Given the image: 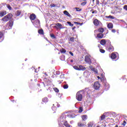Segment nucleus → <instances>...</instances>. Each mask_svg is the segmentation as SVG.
I'll use <instances>...</instances> for the list:
<instances>
[{
    "instance_id": "nucleus-14",
    "label": "nucleus",
    "mask_w": 127,
    "mask_h": 127,
    "mask_svg": "<svg viewBox=\"0 0 127 127\" xmlns=\"http://www.w3.org/2000/svg\"><path fill=\"white\" fill-rule=\"evenodd\" d=\"M86 123H82V122H79L77 123V126L76 127H85Z\"/></svg>"
},
{
    "instance_id": "nucleus-44",
    "label": "nucleus",
    "mask_w": 127,
    "mask_h": 127,
    "mask_svg": "<svg viewBox=\"0 0 127 127\" xmlns=\"http://www.w3.org/2000/svg\"><path fill=\"white\" fill-rule=\"evenodd\" d=\"M81 5H85V4H87V1H84V2H82L81 3Z\"/></svg>"
},
{
    "instance_id": "nucleus-17",
    "label": "nucleus",
    "mask_w": 127,
    "mask_h": 127,
    "mask_svg": "<svg viewBox=\"0 0 127 127\" xmlns=\"http://www.w3.org/2000/svg\"><path fill=\"white\" fill-rule=\"evenodd\" d=\"M97 31L98 32H100V33H103V32H104L105 30H104V28H100L99 29H98V31L95 30L94 33H96V32H97Z\"/></svg>"
},
{
    "instance_id": "nucleus-37",
    "label": "nucleus",
    "mask_w": 127,
    "mask_h": 127,
    "mask_svg": "<svg viewBox=\"0 0 127 127\" xmlns=\"http://www.w3.org/2000/svg\"><path fill=\"white\" fill-rule=\"evenodd\" d=\"M54 90L56 93H59V89H58L57 88H54Z\"/></svg>"
},
{
    "instance_id": "nucleus-59",
    "label": "nucleus",
    "mask_w": 127,
    "mask_h": 127,
    "mask_svg": "<svg viewBox=\"0 0 127 127\" xmlns=\"http://www.w3.org/2000/svg\"><path fill=\"white\" fill-rule=\"evenodd\" d=\"M54 75H53L52 76V78H54Z\"/></svg>"
},
{
    "instance_id": "nucleus-55",
    "label": "nucleus",
    "mask_w": 127,
    "mask_h": 127,
    "mask_svg": "<svg viewBox=\"0 0 127 127\" xmlns=\"http://www.w3.org/2000/svg\"><path fill=\"white\" fill-rule=\"evenodd\" d=\"M1 37H2V34L0 33V38H1Z\"/></svg>"
},
{
    "instance_id": "nucleus-29",
    "label": "nucleus",
    "mask_w": 127,
    "mask_h": 127,
    "mask_svg": "<svg viewBox=\"0 0 127 127\" xmlns=\"http://www.w3.org/2000/svg\"><path fill=\"white\" fill-rule=\"evenodd\" d=\"M68 118H70V119H73L75 118V115L74 114H71V115H68Z\"/></svg>"
},
{
    "instance_id": "nucleus-28",
    "label": "nucleus",
    "mask_w": 127,
    "mask_h": 127,
    "mask_svg": "<svg viewBox=\"0 0 127 127\" xmlns=\"http://www.w3.org/2000/svg\"><path fill=\"white\" fill-rule=\"evenodd\" d=\"M93 126H94V123L93 122H90L88 124V127H93Z\"/></svg>"
},
{
    "instance_id": "nucleus-42",
    "label": "nucleus",
    "mask_w": 127,
    "mask_h": 127,
    "mask_svg": "<svg viewBox=\"0 0 127 127\" xmlns=\"http://www.w3.org/2000/svg\"><path fill=\"white\" fill-rule=\"evenodd\" d=\"M50 6H51V7H56V4L52 3L51 4Z\"/></svg>"
},
{
    "instance_id": "nucleus-51",
    "label": "nucleus",
    "mask_w": 127,
    "mask_h": 127,
    "mask_svg": "<svg viewBox=\"0 0 127 127\" xmlns=\"http://www.w3.org/2000/svg\"><path fill=\"white\" fill-rule=\"evenodd\" d=\"M124 9H125L126 10H127V5H124Z\"/></svg>"
},
{
    "instance_id": "nucleus-40",
    "label": "nucleus",
    "mask_w": 127,
    "mask_h": 127,
    "mask_svg": "<svg viewBox=\"0 0 127 127\" xmlns=\"http://www.w3.org/2000/svg\"><path fill=\"white\" fill-rule=\"evenodd\" d=\"M100 52H101V53H105V52H106L105 50H103V49H100Z\"/></svg>"
},
{
    "instance_id": "nucleus-38",
    "label": "nucleus",
    "mask_w": 127,
    "mask_h": 127,
    "mask_svg": "<svg viewBox=\"0 0 127 127\" xmlns=\"http://www.w3.org/2000/svg\"><path fill=\"white\" fill-rule=\"evenodd\" d=\"M83 112V107H79V110L78 111L79 113H82Z\"/></svg>"
},
{
    "instance_id": "nucleus-52",
    "label": "nucleus",
    "mask_w": 127,
    "mask_h": 127,
    "mask_svg": "<svg viewBox=\"0 0 127 127\" xmlns=\"http://www.w3.org/2000/svg\"><path fill=\"white\" fill-rule=\"evenodd\" d=\"M77 23V24H79V25H83V23H80V22H75Z\"/></svg>"
},
{
    "instance_id": "nucleus-19",
    "label": "nucleus",
    "mask_w": 127,
    "mask_h": 127,
    "mask_svg": "<svg viewBox=\"0 0 127 127\" xmlns=\"http://www.w3.org/2000/svg\"><path fill=\"white\" fill-rule=\"evenodd\" d=\"M81 118L82 121H84L85 122V121H87L88 119V116L87 115H82L81 116Z\"/></svg>"
},
{
    "instance_id": "nucleus-53",
    "label": "nucleus",
    "mask_w": 127,
    "mask_h": 127,
    "mask_svg": "<svg viewBox=\"0 0 127 127\" xmlns=\"http://www.w3.org/2000/svg\"><path fill=\"white\" fill-rule=\"evenodd\" d=\"M69 53L71 56H74V54H73V53H72L71 52H69Z\"/></svg>"
},
{
    "instance_id": "nucleus-12",
    "label": "nucleus",
    "mask_w": 127,
    "mask_h": 127,
    "mask_svg": "<svg viewBox=\"0 0 127 127\" xmlns=\"http://www.w3.org/2000/svg\"><path fill=\"white\" fill-rule=\"evenodd\" d=\"M57 26L58 27H57ZM55 28H59V29H63L64 28V27L62 26V24H60V23H57L56 24V26H55Z\"/></svg>"
},
{
    "instance_id": "nucleus-11",
    "label": "nucleus",
    "mask_w": 127,
    "mask_h": 127,
    "mask_svg": "<svg viewBox=\"0 0 127 127\" xmlns=\"http://www.w3.org/2000/svg\"><path fill=\"white\" fill-rule=\"evenodd\" d=\"M30 19L31 22H33V21H34V20L37 19V18H36V15H35V14H31L30 15Z\"/></svg>"
},
{
    "instance_id": "nucleus-5",
    "label": "nucleus",
    "mask_w": 127,
    "mask_h": 127,
    "mask_svg": "<svg viewBox=\"0 0 127 127\" xmlns=\"http://www.w3.org/2000/svg\"><path fill=\"white\" fill-rule=\"evenodd\" d=\"M13 26V22L12 20H10L8 23H7L5 27V29L8 30V29H11L12 26Z\"/></svg>"
},
{
    "instance_id": "nucleus-30",
    "label": "nucleus",
    "mask_w": 127,
    "mask_h": 127,
    "mask_svg": "<svg viewBox=\"0 0 127 127\" xmlns=\"http://www.w3.org/2000/svg\"><path fill=\"white\" fill-rule=\"evenodd\" d=\"M38 33L39 34H43L44 33L43 30L42 29L39 30Z\"/></svg>"
},
{
    "instance_id": "nucleus-2",
    "label": "nucleus",
    "mask_w": 127,
    "mask_h": 127,
    "mask_svg": "<svg viewBox=\"0 0 127 127\" xmlns=\"http://www.w3.org/2000/svg\"><path fill=\"white\" fill-rule=\"evenodd\" d=\"M12 17V14L9 13L4 16L2 19L1 21L3 22H7L9 20H10V19Z\"/></svg>"
},
{
    "instance_id": "nucleus-21",
    "label": "nucleus",
    "mask_w": 127,
    "mask_h": 127,
    "mask_svg": "<svg viewBox=\"0 0 127 127\" xmlns=\"http://www.w3.org/2000/svg\"><path fill=\"white\" fill-rule=\"evenodd\" d=\"M107 27L110 29H112V28H113V27H114V25H113V23H109L108 25H107Z\"/></svg>"
},
{
    "instance_id": "nucleus-7",
    "label": "nucleus",
    "mask_w": 127,
    "mask_h": 127,
    "mask_svg": "<svg viewBox=\"0 0 127 127\" xmlns=\"http://www.w3.org/2000/svg\"><path fill=\"white\" fill-rule=\"evenodd\" d=\"M100 44H101V45H106V44H111V41L110 40H107L106 41V40L105 39H103L101 40L100 41Z\"/></svg>"
},
{
    "instance_id": "nucleus-49",
    "label": "nucleus",
    "mask_w": 127,
    "mask_h": 127,
    "mask_svg": "<svg viewBox=\"0 0 127 127\" xmlns=\"http://www.w3.org/2000/svg\"><path fill=\"white\" fill-rule=\"evenodd\" d=\"M89 68L91 70H92L95 67H93L92 65H90Z\"/></svg>"
},
{
    "instance_id": "nucleus-10",
    "label": "nucleus",
    "mask_w": 127,
    "mask_h": 127,
    "mask_svg": "<svg viewBox=\"0 0 127 127\" xmlns=\"http://www.w3.org/2000/svg\"><path fill=\"white\" fill-rule=\"evenodd\" d=\"M93 23L95 26H99L102 25V22H101V21H99V20L97 19L94 20Z\"/></svg>"
},
{
    "instance_id": "nucleus-46",
    "label": "nucleus",
    "mask_w": 127,
    "mask_h": 127,
    "mask_svg": "<svg viewBox=\"0 0 127 127\" xmlns=\"http://www.w3.org/2000/svg\"><path fill=\"white\" fill-rule=\"evenodd\" d=\"M51 37H52V38H56V37H55V35H54V34H51Z\"/></svg>"
},
{
    "instance_id": "nucleus-22",
    "label": "nucleus",
    "mask_w": 127,
    "mask_h": 127,
    "mask_svg": "<svg viewBox=\"0 0 127 127\" xmlns=\"http://www.w3.org/2000/svg\"><path fill=\"white\" fill-rule=\"evenodd\" d=\"M64 13L65 15H67V16H68V17H71V15L70 14V13H69V12H68V11L65 10L64 11Z\"/></svg>"
},
{
    "instance_id": "nucleus-18",
    "label": "nucleus",
    "mask_w": 127,
    "mask_h": 127,
    "mask_svg": "<svg viewBox=\"0 0 127 127\" xmlns=\"http://www.w3.org/2000/svg\"><path fill=\"white\" fill-rule=\"evenodd\" d=\"M85 70H86V67H85L83 65H79V71H85Z\"/></svg>"
},
{
    "instance_id": "nucleus-36",
    "label": "nucleus",
    "mask_w": 127,
    "mask_h": 127,
    "mask_svg": "<svg viewBox=\"0 0 127 127\" xmlns=\"http://www.w3.org/2000/svg\"><path fill=\"white\" fill-rule=\"evenodd\" d=\"M74 9H76V11H81L82 10V9H80L79 7H75Z\"/></svg>"
},
{
    "instance_id": "nucleus-50",
    "label": "nucleus",
    "mask_w": 127,
    "mask_h": 127,
    "mask_svg": "<svg viewBox=\"0 0 127 127\" xmlns=\"http://www.w3.org/2000/svg\"><path fill=\"white\" fill-rule=\"evenodd\" d=\"M56 74L57 75H60V71H57L56 72Z\"/></svg>"
},
{
    "instance_id": "nucleus-6",
    "label": "nucleus",
    "mask_w": 127,
    "mask_h": 127,
    "mask_svg": "<svg viewBox=\"0 0 127 127\" xmlns=\"http://www.w3.org/2000/svg\"><path fill=\"white\" fill-rule=\"evenodd\" d=\"M119 54L118 53H113L111 55V58L114 60V61H117L119 60Z\"/></svg>"
},
{
    "instance_id": "nucleus-62",
    "label": "nucleus",
    "mask_w": 127,
    "mask_h": 127,
    "mask_svg": "<svg viewBox=\"0 0 127 127\" xmlns=\"http://www.w3.org/2000/svg\"><path fill=\"white\" fill-rule=\"evenodd\" d=\"M98 79H100V76H97Z\"/></svg>"
},
{
    "instance_id": "nucleus-20",
    "label": "nucleus",
    "mask_w": 127,
    "mask_h": 127,
    "mask_svg": "<svg viewBox=\"0 0 127 127\" xmlns=\"http://www.w3.org/2000/svg\"><path fill=\"white\" fill-rule=\"evenodd\" d=\"M97 38H100L102 39L104 37V34H103L102 33H98L97 34Z\"/></svg>"
},
{
    "instance_id": "nucleus-64",
    "label": "nucleus",
    "mask_w": 127,
    "mask_h": 127,
    "mask_svg": "<svg viewBox=\"0 0 127 127\" xmlns=\"http://www.w3.org/2000/svg\"><path fill=\"white\" fill-rule=\"evenodd\" d=\"M93 2H94V1H95V0H92Z\"/></svg>"
},
{
    "instance_id": "nucleus-39",
    "label": "nucleus",
    "mask_w": 127,
    "mask_h": 127,
    "mask_svg": "<svg viewBox=\"0 0 127 127\" xmlns=\"http://www.w3.org/2000/svg\"><path fill=\"white\" fill-rule=\"evenodd\" d=\"M68 84H65L64 85L63 88L64 89H68Z\"/></svg>"
},
{
    "instance_id": "nucleus-9",
    "label": "nucleus",
    "mask_w": 127,
    "mask_h": 127,
    "mask_svg": "<svg viewBox=\"0 0 127 127\" xmlns=\"http://www.w3.org/2000/svg\"><path fill=\"white\" fill-rule=\"evenodd\" d=\"M100 87H101V85L99 83V82L96 81L94 83V88L95 90H99L100 89Z\"/></svg>"
},
{
    "instance_id": "nucleus-34",
    "label": "nucleus",
    "mask_w": 127,
    "mask_h": 127,
    "mask_svg": "<svg viewBox=\"0 0 127 127\" xmlns=\"http://www.w3.org/2000/svg\"><path fill=\"white\" fill-rule=\"evenodd\" d=\"M6 7H7L8 9L9 10H11V9H12L11 6H10V5H9V4H7V5H6Z\"/></svg>"
},
{
    "instance_id": "nucleus-57",
    "label": "nucleus",
    "mask_w": 127,
    "mask_h": 127,
    "mask_svg": "<svg viewBox=\"0 0 127 127\" xmlns=\"http://www.w3.org/2000/svg\"><path fill=\"white\" fill-rule=\"evenodd\" d=\"M75 28H76V27L74 26L72 28V30H74V29H75Z\"/></svg>"
},
{
    "instance_id": "nucleus-16",
    "label": "nucleus",
    "mask_w": 127,
    "mask_h": 127,
    "mask_svg": "<svg viewBox=\"0 0 127 127\" xmlns=\"http://www.w3.org/2000/svg\"><path fill=\"white\" fill-rule=\"evenodd\" d=\"M6 15V11H1L0 12V17H2V16H4V15Z\"/></svg>"
},
{
    "instance_id": "nucleus-24",
    "label": "nucleus",
    "mask_w": 127,
    "mask_h": 127,
    "mask_svg": "<svg viewBox=\"0 0 127 127\" xmlns=\"http://www.w3.org/2000/svg\"><path fill=\"white\" fill-rule=\"evenodd\" d=\"M64 126L66 127H72L68 124V122L67 121H65V123H64Z\"/></svg>"
},
{
    "instance_id": "nucleus-41",
    "label": "nucleus",
    "mask_w": 127,
    "mask_h": 127,
    "mask_svg": "<svg viewBox=\"0 0 127 127\" xmlns=\"http://www.w3.org/2000/svg\"><path fill=\"white\" fill-rule=\"evenodd\" d=\"M74 69H75V70H78L79 71V67H78L77 66L74 65L73 66Z\"/></svg>"
},
{
    "instance_id": "nucleus-13",
    "label": "nucleus",
    "mask_w": 127,
    "mask_h": 127,
    "mask_svg": "<svg viewBox=\"0 0 127 127\" xmlns=\"http://www.w3.org/2000/svg\"><path fill=\"white\" fill-rule=\"evenodd\" d=\"M85 61L86 62V63H88V64H91V63H92L91 59H90V58H89L88 56H86L85 57Z\"/></svg>"
},
{
    "instance_id": "nucleus-43",
    "label": "nucleus",
    "mask_w": 127,
    "mask_h": 127,
    "mask_svg": "<svg viewBox=\"0 0 127 127\" xmlns=\"http://www.w3.org/2000/svg\"><path fill=\"white\" fill-rule=\"evenodd\" d=\"M52 109L53 111H56V110H57V108H56V107L53 106V107H52Z\"/></svg>"
},
{
    "instance_id": "nucleus-48",
    "label": "nucleus",
    "mask_w": 127,
    "mask_h": 127,
    "mask_svg": "<svg viewBox=\"0 0 127 127\" xmlns=\"http://www.w3.org/2000/svg\"><path fill=\"white\" fill-rule=\"evenodd\" d=\"M92 13H93V14H94V13H95V14H97V13H98V11H97V10H94V11H93L92 12Z\"/></svg>"
},
{
    "instance_id": "nucleus-4",
    "label": "nucleus",
    "mask_w": 127,
    "mask_h": 127,
    "mask_svg": "<svg viewBox=\"0 0 127 127\" xmlns=\"http://www.w3.org/2000/svg\"><path fill=\"white\" fill-rule=\"evenodd\" d=\"M32 23L36 28H39V27H40V21L38 19H36V20L32 22Z\"/></svg>"
},
{
    "instance_id": "nucleus-23",
    "label": "nucleus",
    "mask_w": 127,
    "mask_h": 127,
    "mask_svg": "<svg viewBox=\"0 0 127 127\" xmlns=\"http://www.w3.org/2000/svg\"><path fill=\"white\" fill-rule=\"evenodd\" d=\"M21 13V12L20 11V10H17L15 13L16 16H19Z\"/></svg>"
},
{
    "instance_id": "nucleus-58",
    "label": "nucleus",
    "mask_w": 127,
    "mask_h": 127,
    "mask_svg": "<svg viewBox=\"0 0 127 127\" xmlns=\"http://www.w3.org/2000/svg\"><path fill=\"white\" fill-rule=\"evenodd\" d=\"M70 62H71V63H73V60H71Z\"/></svg>"
},
{
    "instance_id": "nucleus-45",
    "label": "nucleus",
    "mask_w": 127,
    "mask_h": 127,
    "mask_svg": "<svg viewBox=\"0 0 127 127\" xmlns=\"http://www.w3.org/2000/svg\"><path fill=\"white\" fill-rule=\"evenodd\" d=\"M74 37H71L70 38L69 41H71L72 42H74Z\"/></svg>"
},
{
    "instance_id": "nucleus-15",
    "label": "nucleus",
    "mask_w": 127,
    "mask_h": 127,
    "mask_svg": "<svg viewBox=\"0 0 127 127\" xmlns=\"http://www.w3.org/2000/svg\"><path fill=\"white\" fill-rule=\"evenodd\" d=\"M105 82H104V87L106 90V91H108L109 89H110V85L109 83L106 82V81H105Z\"/></svg>"
},
{
    "instance_id": "nucleus-63",
    "label": "nucleus",
    "mask_w": 127,
    "mask_h": 127,
    "mask_svg": "<svg viewBox=\"0 0 127 127\" xmlns=\"http://www.w3.org/2000/svg\"><path fill=\"white\" fill-rule=\"evenodd\" d=\"M115 127H118V125H116V126H115Z\"/></svg>"
},
{
    "instance_id": "nucleus-60",
    "label": "nucleus",
    "mask_w": 127,
    "mask_h": 127,
    "mask_svg": "<svg viewBox=\"0 0 127 127\" xmlns=\"http://www.w3.org/2000/svg\"><path fill=\"white\" fill-rule=\"evenodd\" d=\"M48 97H50V98H51V95H49L48 96Z\"/></svg>"
},
{
    "instance_id": "nucleus-33",
    "label": "nucleus",
    "mask_w": 127,
    "mask_h": 127,
    "mask_svg": "<svg viewBox=\"0 0 127 127\" xmlns=\"http://www.w3.org/2000/svg\"><path fill=\"white\" fill-rule=\"evenodd\" d=\"M61 60H62V61H64L65 60V56L63 55L61 57Z\"/></svg>"
},
{
    "instance_id": "nucleus-26",
    "label": "nucleus",
    "mask_w": 127,
    "mask_h": 127,
    "mask_svg": "<svg viewBox=\"0 0 127 127\" xmlns=\"http://www.w3.org/2000/svg\"><path fill=\"white\" fill-rule=\"evenodd\" d=\"M106 119V116L105 115H102L101 116L100 121H104Z\"/></svg>"
},
{
    "instance_id": "nucleus-32",
    "label": "nucleus",
    "mask_w": 127,
    "mask_h": 127,
    "mask_svg": "<svg viewBox=\"0 0 127 127\" xmlns=\"http://www.w3.org/2000/svg\"><path fill=\"white\" fill-rule=\"evenodd\" d=\"M61 53H66V50L64 49H62V50H60Z\"/></svg>"
},
{
    "instance_id": "nucleus-25",
    "label": "nucleus",
    "mask_w": 127,
    "mask_h": 127,
    "mask_svg": "<svg viewBox=\"0 0 127 127\" xmlns=\"http://www.w3.org/2000/svg\"><path fill=\"white\" fill-rule=\"evenodd\" d=\"M42 101L43 103H47L48 102V98L47 97H45L43 98Z\"/></svg>"
},
{
    "instance_id": "nucleus-61",
    "label": "nucleus",
    "mask_w": 127,
    "mask_h": 127,
    "mask_svg": "<svg viewBox=\"0 0 127 127\" xmlns=\"http://www.w3.org/2000/svg\"><path fill=\"white\" fill-rule=\"evenodd\" d=\"M72 123H73V121H70V124H72Z\"/></svg>"
},
{
    "instance_id": "nucleus-31",
    "label": "nucleus",
    "mask_w": 127,
    "mask_h": 127,
    "mask_svg": "<svg viewBox=\"0 0 127 127\" xmlns=\"http://www.w3.org/2000/svg\"><path fill=\"white\" fill-rule=\"evenodd\" d=\"M67 24H68V25H69V26H71V27H73V26H74V24H72L70 22H67Z\"/></svg>"
},
{
    "instance_id": "nucleus-35",
    "label": "nucleus",
    "mask_w": 127,
    "mask_h": 127,
    "mask_svg": "<svg viewBox=\"0 0 127 127\" xmlns=\"http://www.w3.org/2000/svg\"><path fill=\"white\" fill-rule=\"evenodd\" d=\"M92 71H93L95 74H98V70L94 68Z\"/></svg>"
},
{
    "instance_id": "nucleus-27",
    "label": "nucleus",
    "mask_w": 127,
    "mask_h": 127,
    "mask_svg": "<svg viewBox=\"0 0 127 127\" xmlns=\"http://www.w3.org/2000/svg\"><path fill=\"white\" fill-rule=\"evenodd\" d=\"M106 18H111V19H115V17L112 16V15H109V16H106Z\"/></svg>"
},
{
    "instance_id": "nucleus-56",
    "label": "nucleus",
    "mask_w": 127,
    "mask_h": 127,
    "mask_svg": "<svg viewBox=\"0 0 127 127\" xmlns=\"http://www.w3.org/2000/svg\"><path fill=\"white\" fill-rule=\"evenodd\" d=\"M57 108H59V107H60V104H57Z\"/></svg>"
},
{
    "instance_id": "nucleus-3",
    "label": "nucleus",
    "mask_w": 127,
    "mask_h": 127,
    "mask_svg": "<svg viewBox=\"0 0 127 127\" xmlns=\"http://www.w3.org/2000/svg\"><path fill=\"white\" fill-rule=\"evenodd\" d=\"M65 119L66 116H65V114L62 115L61 118L58 119L59 124H64L66 122Z\"/></svg>"
},
{
    "instance_id": "nucleus-1",
    "label": "nucleus",
    "mask_w": 127,
    "mask_h": 127,
    "mask_svg": "<svg viewBox=\"0 0 127 127\" xmlns=\"http://www.w3.org/2000/svg\"><path fill=\"white\" fill-rule=\"evenodd\" d=\"M83 96H84V90L79 91L77 92L76 95V99L78 102L82 101L83 99Z\"/></svg>"
},
{
    "instance_id": "nucleus-8",
    "label": "nucleus",
    "mask_w": 127,
    "mask_h": 127,
    "mask_svg": "<svg viewBox=\"0 0 127 127\" xmlns=\"http://www.w3.org/2000/svg\"><path fill=\"white\" fill-rule=\"evenodd\" d=\"M108 46L106 47V50L109 52H113L114 51V47L110 44H108Z\"/></svg>"
},
{
    "instance_id": "nucleus-47",
    "label": "nucleus",
    "mask_w": 127,
    "mask_h": 127,
    "mask_svg": "<svg viewBox=\"0 0 127 127\" xmlns=\"http://www.w3.org/2000/svg\"><path fill=\"white\" fill-rule=\"evenodd\" d=\"M123 126H124L125 127V126H126V125H127V122L126 121H124L123 122V124H122Z\"/></svg>"
},
{
    "instance_id": "nucleus-54",
    "label": "nucleus",
    "mask_w": 127,
    "mask_h": 127,
    "mask_svg": "<svg viewBox=\"0 0 127 127\" xmlns=\"http://www.w3.org/2000/svg\"><path fill=\"white\" fill-rule=\"evenodd\" d=\"M112 32H113V33H115L116 32V30L115 29H112Z\"/></svg>"
}]
</instances>
